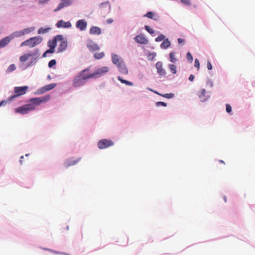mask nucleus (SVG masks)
<instances>
[{
    "mask_svg": "<svg viewBox=\"0 0 255 255\" xmlns=\"http://www.w3.org/2000/svg\"><path fill=\"white\" fill-rule=\"evenodd\" d=\"M220 162H221V163H223L225 164V162H224V161H223V160H220Z\"/></svg>",
    "mask_w": 255,
    "mask_h": 255,
    "instance_id": "4d7b16f0",
    "label": "nucleus"
},
{
    "mask_svg": "<svg viewBox=\"0 0 255 255\" xmlns=\"http://www.w3.org/2000/svg\"><path fill=\"white\" fill-rule=\"evenodd\" d=\"M198 97L200 101L202 102L206 101L209 98V96L206 95V91L205 89L201 90L198 94Z\"/></svg>",
    "mask_w": 255,
    "mask_h": 255,
    "instance_id": "2eb2a0df",
    "label": "nucleus"
},
{
    "mask_svg": "<svg viewBox=\"0 0 255 255\" xmlns=\"http://www.w3.org/2000/svg\"><path fill=\"white\" fill-rule=\"evenodd\" d=\"M55 86H56V84H55V83L47 85L45 86L44 87H43L41 89V92L43 93L46 91H49V90L52 89L53 88H54Z\"/></svg>",
    "mask_w": 255,
    "mask_h": 255,
    "instance_id": "4be33fe9",
    "label": "nucleus"
},
{
    "mask_svg": "<svg viewBox=\"0 0 255 255\" xmlns=\"http://www.w3.org/2000/svg\"><path fill=\"white\" fill-rule=\"evenodd\" d=\"M48 250L53 254H60V255H66L65 253H63L62 252H57V251H53V250H51L49 249H48Z\"/></svg>",
    "mask_w": 255,
    "mask_h": 255,
    "instance_id": "37998d69",
    "label": "nucleus"
},
{
    "mask_svg": "<svg viewBox=\"0 0 255 255\" xmlns=\"http://www.w3.org/2000/svg\"><path fill=\"white\" fill-rule=\"evenodd\" d=\"M62 2H61L57 7V8L54 9V11H57L60 10L61 8L65 6H68L70 4L71 2L69 0H62Z\"/></svg>",
    "mask_w": 255,
    "mask_h": 255,
    "instance_id": "a211bd4d",
    "label": "nucleus"
},
{
    "mask_svg": "<svg viewBox=\"0 0 255 255\" xmlns=\"http://www.w3.org/2000/svg\"><path fill=\"white\" fill-rule=\"evenodd\" d=\"M226 111L228 113H230L232 112V107L229 104H226Z\"/></svg>",
    "mask_w": 255,
    "mask_h": 255,
    "instance_id": "a19ab883",
    "label": "nucleus"
},
{
    "mask_svg": "<svg viewBox=\"0 0 255 255\" xmlns=\"http://www.w3.org/2000/svg\"><path fill=\"white\" fill-rule=\"evenodd\" d=\"M156 68L157 69V73L160 76H165L166 75V71L163 68L162 63L160 61H158L156 63Z\"/></svg>",
    "mask_w": 255,
    "mask_h": 255,
    "instance_id": "f8f14e48",
    "label": "nucleus"
},
{
    "mask_svg": "<svg viewBox=\"0 0 255 255\" xmlns=\"http://www.w3.org/2000/svg\"><path fill=\"white\" fill-rule=\"evenodd\" d=\"M114 144V142L111 140L103 139L98 141V146L100 149H102L113 146Z\"/></svg>",
    "mask_w": 255,
    "mask_h": 255,
    "instance_id": "1a4fd4ad",
    "label": "nucleus"
},
{
    "mask_svg": "<svg viewBox=\"0 0 255 255\" xmlns=\"http://www.w3.org/2000/svg\"><path fill=\"white\" fill-rule=\"evenodd\" d=\"M113 22V20L112 19H111V18L108 19H107V23H109H109H112Z\"/></svg>",
    "mask_w": 255,
    "mask_h": 255,
    "instance_id": "603ef678",
    "label": "nucleus"
},
{
    "mask_svg": "<svg viewBox=\"0 0 255 255\" xmlns=\"http://www.w3.org/2000/svg\"><path fill=\"white\" fill-rule=\"evenodd\" d=\"M194 78H195L194 76L193 75L191 74V75H190V76H189V80L190 81L192 82V81L194 80Z\"/></svg>",
    "mask_w": 255,
    "mask_h": 255,
    "instance_id": "de8ad7c7",
    "label": "nucleus"
},
{
    "mask_svg": "<svg viewBox=\"0 0 255 255\" xmlns=\"http://www.w3.org/2000/svg\"><path fill=\"white\" fill-rule=\"evenodd\" d=\"M153 92L155 94H158V95H160V96H162V97H163L164 98H167V99H171V98H173L174 97V94H173V93L162 94L159 93L157 91H153Z\"/></svg>",
    "mask_w": 255,
    "mask_h": 255,
    "instance_id": "a878e982",
    "label": "nucleus"
},
{
    "mask_svg": "<svg viewBox=\"0 0 255 255\" xmlns=\"http://www.w3.org/2000/svg\"><path fill=\"white\" fill-rule=\"evenodd\" d=\"M184 40L183 39H181V38H179L178 39V42L179 43H182L184 42Z\"/></svg>",
    "mask_w": 255,
    "mask_h": 255,
    "instance_id": "3c124183",
    "label": "nucleus"
},
{
    "mask_svg": "<svg viewBox=\"0 0 255 255\" xmlns=\"http://www.w3.org/2000/svg\"><path fill=\"white\" fill-rule=\"evenodd\" d=\"M23 156H21L20 158V160H19V162L22 164V160H23Z\"/></svg>",
    "mask_w": 255,
    "mask_h": 255,
    "instance_id": "5fc2aeb1",
    "label": "nucleus"
},
{
    "mask_svg": "<svg viewBox=\"0 0 255 255\" xmlns=\"http://www.w3.org/2000/svg\"><path fill=\"white\" fill-rule=\"evenodd\" d=\"M144 16L147 17L150 19H153L154 20H158L159 19V16L157 15H154L152 12H147Z\"/></svg>",
    "mask_w": 255,
    "mask_h": 255,
    "instance_id": "5701e85b",
    "label": "nucleus"
},
{
    "mask_svg": "<svg viewBox=\"0 0 255 255\" xmlns=\"http://www.w3.org/2000/svg\"><path fill=\"white\" fill-rule=\"evenodd\" d=\"M47 53H46V51L43 53V57H45L46 56V54Z\"/></svg>",
    "mask_w": 255,
    "mask_h": 255,
    "instance_id": "6e6d98bb",
    "label": "nucleus"
},
{
    "mask_svg": "<svg viewBox=\"0 0 255 255\" xmlns=\"http://www.w3.org/2000/svg\"><path fill=\"white\" fill-rule=\"evenodd\" d=\"M25 155H26V156H28V154H26Z\"/></svg>",
    "mask_w": 255,
    "mask_h": 255,
    "instance_id": "bf43d9fd",
    "label": "nucleus"
},
{
    "mask_svg": "<svg viewBox=\"0 0 255 255\" xmlns=\"http://www.w3.org/2000/svg\"><path fill=\"white\" fill-rule=\"evenodd\" d=\"M54 52V49H52L51 48H49V49L47 50L46 51V53H53Z\"/></svg>",
    "mask_w": 255,
    "mask_h": 255,
    "instance_id": "49530a36",
    "label": "nucleus"
},
{
    "mask_svg": "<svg viewBox=\"0 0 255 255\" xmlns=\"http://www.w3.org/2000/svg\"><path fill=\"white\" fill-rule=\"evenodd\" d=\"M16 69V67L14 64H12L9 66L7 69V72H11L14 70H15Z\"/></svg>",
    "mask_w": 255,
    "mask_h": 255,
    "instance_id": "72a5a7b5",
    "label": "nucleus"
},
{
    "mask_svg": "<svg viewBox=\"0 0 255 255\" xmlns=\"http://www.w3.org/2000/svg\"><path fill=\"white\" fill-rule=\"evenodd\" d=\"M207 68L209 70H212L213 68L212 64L210 62V61H208V62H207Z\"/></svg>",
    "mask_w": 255,
    "mask_h": 255,
    "instance_id": "c03bdc74",
    "label": "nucleus"
},
{
    "mask_svg": "<svg viewBox=\"0 0 255 255\" xmlns=\"http://www.w3.org/2000/svg\"><path fill=\"white\" fill-rule=\"evenodd\" d=\"M50 99V96L46 95L44 97L32 98L30 100L31 102L30 104H33L35 107L36 105H39L42 103H45Z\"/></svg>",
    "mask_w": 255,
    "mask_h": 255,
    "instance_id": "6e6552de",
    "label": "nucleus"
},
{
    "mask_svg": "<svg viewBox=\"0 0 255 255\" xmlns=\"http://www.w3.org/2000/svg\"><path fill=\"white\" fill-rule=\"evenodd\" d=\"M169 68L173 74H176V67L175 65L173 64H169Z\"/></svg>",
    "mask_w": 255,
    "mask_h": 255,
    "instance_id": "473e14b6",
    "label": "nucleus"
},
{
    "mask_svg": "<svg viewBox=\"0 0 255 255\" xmlns=\"http://www.w3.org/2000/svg\"><path fill=\"white\" fill-rule=\"evenodd\" d=\"M87 26V23L84 19H80L78 20L76 23V26L81 31L85 30Z\"/></svg>",
    "mask_w": 255,
    "mask_h": 255,
    "instance_id": "9d476101",
    "label": "nucleus"
},
{
    "mask_svg": "<svg viewBox=\"0 0 255 255\" xmlns=\"http://www.w3.org/2000/svg\"><path fill=\"white\" fill-rule=\"evenodd\" d=\"M81 158L77 159H68L66 160L64 163V166L66 168H68L70 166L74 165L76 164L80 160Z\"/></svg>",
    "mask_w": 255,
    "mask_h": 255,
    "instance_id": "ddd939ff",
    "label": "nucleus"
},
{
    "mask_svg": "<svg viewBox=\"0 0 255 255\" xmlns=\"http://www.w3.org/2000/svg\"><path fill=\"white\" fill-rule=\"evenodd\" d=\"M38 52H37L36 53L34 54L33 53H28L26 54H25L24 55H21L19 57V60L22 62H24L26 61L27 60V59L30 57H34L35 55H36L37 54Z\"/></svg>",
    "mask_w": 255,
    "mask_h": 255,
    "instance_id": "f3484780",
    "label": "nucleus"
},
{
    "mask_svg": "<svg viewBox=\"0 0 255 255\" xmlns=\"http://www.w3.org/2000/svg\"><path fill=\"white\" fill-rule=\"evenodd\" d=\"M56 39L57 45L59 46L58 51L61 52L65 50L67 46V43L63 38V36L61 35H57Z\"/></svg>",
    "mask_w": 255,
    "mask_h": 255,
    "instance_id": "423d86ee",
    "label": "nucleus"
},
{
    "mask_svg": "<svg viewBox=\"0 0 255 255\" xmlns=\"http://www.w3.org/2000/svg\"><path fill=\"white\" fill-rule=\"evenodd\" d=\"M33 30V28L32 27H30V28H24L23 29H22L21 31H22V35H24L25 34H28L31 31H32V30Z\"/></svg>",
    "mask_w": 255,
    "mask_h": 255,
    "instance_id": "2f4dec72",
    "label": "nucleus"
},
{
    "mask_svg": "<svg viewBox=\"0 0 255 255\" xmlns=\"http://www.w3.org/2000/svg\"><path fill=\"white\" fill-rule=\"evenodd\" d=\"M22 34L23 33H22L21 30L16 31L13 32L12 34H11L10 35V36L12 37V39H13L15 37H20L21 36H23Z\"/></svg>",
    "mask_w": 255,
    "mask_h": 255,
    "instance_id": "bb28decb",
    "label": "nucleus"
},
{
    "mask_svg": "<svg viewBox=\"0 0 255 255\" xmlns=\"http://www.w3.org/2000/svg\"><path fill=\"white\" fill-rule=\"evenodd\" d=\"M169 58L170 62L172 63H175L177 62V59L175 57V52H171L169 54Z\"/></svg>",
    "mask_w": 255,
    "mask_h": 255,
    "instance_id": "c85d7f7f",
    "label": "nucleus"
},
{
    "mask_svg": "<svg viewBox=\"0 0 255 255\" xmlns=\"http://www.w3.org/2000/svg\"><path fill=\"white\" fill-rule=\"evenodd\" d=\"M90 33L91 34L99 35L101 33V30L100 27L98 26H92L90 30Z\"/></svg>",
    "mask_w": 255,
    "mask_h": 255,
    "instance_id": "6ab92c4d",
    "label": "nucleus"
},
{
    "mask_svg": "<svg viewBox=\"0 0 255 255\" xmlns=\"http://www.w3.org/2000/svg\"><path fill=\"white\" fill-rule=\"evenodd\" d=\"M118 79L122 83H123V84H125L126 85H128V86H132L133 85V83H131V82H129L128 81H127V80H124L120 76H118Z\"/></svg>",
    "mask_w": 255,
    "mask_h": 255,
    "instance_id": "cd10ccee",
    "label": "nucleus"
},
{
    "mask_svg": "<svg viewBox=\"0 0 255 255\" xmlns=\"http://www.w3.org/2000/svg\"><path fill=\"white\" fill-rule=\"evenodd\" d=\"M155 105L156 107H159V106L166 107L167 104L163 102H157L155 103Z\"/></svg>",
    "mask_w": 255,
    "mask_h": 255,
    "instance_id": "e433bc0d",
    "label": "nucleus"
},
{
    "mask_svg": "<svg viewBox=\"0 0 255 255\" xmlns=\"http://www.w3.org/2000/svg\"><path fill=\"white\" fill-rule=\"evenodd\" d=\"M224 200H225V202H227V198L226 197H224Z\"/></svg>",
    "mask_w": 255,
    "mask_h": 255,
    "instance_id": "13d9d810",
    "label": "nucleus"
},
{
    "mask_svg": "<svg viewBox=\"0 0 255 255\" xmlns=\"http://www.w3.org/2000/svg\"><path fill=\"white\" fill-rule=\"evenodd\" d=\"M112 60L113 63L118 67L119 70L121 73L123 74H127L128 73V70L122 58L117 54H113L112 55Z\"/></svg>",
    "mask_w": 255,
    "mask_h": 255,
    "instance_id": "f03ea898",
    "label": "nucleus"
},
{
    "mask_svg": "<svg viewBox=\"0 0 255 255\" xmlns=\"http://www.w3.org/2000/svg\"><path fill=\"white\" fill-rule=\"evenodd\" d=\"M34 109L35 106L33 104H28L19 107L16 109V111L21 114H25Z\"/></svg>",
    "mask_w": 255,
    "mask_h": 255,
    "instance_id": "0eeeda50",
    "label": "nucleus"
},
{
    "mask_svg": "<svg viewBox=\"0 0 255 255\" xmlns=\"http://www.w3.org/2000/svg\"><path fill=\"white\" fill-rule=\"evenodd\" d=\"M71 25V23L70 21L65 22L63 20H59L56 23V26L58 28H70Z\"/></svg>",
    "mask_w": 255,
    "mask_h": 255,
    "instance_id": "dca6fc26",
    "label": "nucleus"
},
{
    "mask_svg": "<svg viewBox=\"0 0 255 255\" xmlns=\"http://www.w3.org/2000/svg\"><path fill=\"white\" fill-rule=\"evenodd\" d=\"M50 28H44L43 27H41L38 29V33L39 34H43V33L48 32L49 30H50Z\"/></svg>",
    "mask_w": 255,
    "mask_h": 255,
    "instance_id": "7c9ffc66",
    "label": "nucleus"
},
{
    "mask_svg": "<svg viewBox=\"0 0 255 255\" xmlns=\"http://www.w3.org/2000/svg\"><path fill=\"white\" fill-rule=\"evenodd\" d=\"M181 2L183 4L187 5H190L191 4L190 0H180Z\"/></svg>",
    "mask_w": 255,
    "mask_h": 255,
    "instance_id": "79ce46f5",
    "label": "nucleus"
},
{
    "mask_svg": "<svg viewBox=\"0 0 255 255\" xmlns=\"http://www.w3.org/2000/svg\"><path fill=\"white\" fill-rule=\"evenodd\" d=\"M164 38H165V36L163 35V34H160V35H159L158 37H157L155 38V41L156 42H159L163 40H164Z\"/></svg>",
    "mask_w": 255,
    "mask_h": 255,
    "instance_id": "f704fd0d",
    "label": "nucleus"
},
{
    "mask_svg": "<svg viewBox=\"0 0 255 255\" xmlns=\"http://www.w3.org/2000/svg\"><path fill=\"white\" fill-rule=\"evenodd\" d=\"M155 54L154 53H152V54H149V55H148V57L150 58L151 56H152V58H153L154 56H155Z\"/></svg>",
    "mask_w": 255,
    "mask_h": 255,
    "instance_id": "864d4df0",
    "label": "nucleus"
},
{
    "mask_svg": "<svg viewBox=\"0 0 255 255\" xmlns=\"http://www.w3.org/2000/svg\"><path fill=\"white\" fill-rule=\"evenodd\" d=\"M187 58L190 61L192 62L193 61V57L191 54L190 52H188L187 54Z\"/></svg>",
    "mask_w": 255,
    "mask_h": 255,
    "instance_id": "58836bf2",
    "label": "nucleus"
},
{
    "mask_svg": "<svg viewBox=\"0 0 255 255\" xmlns=\"http://www.w3.org/2000/svg\"><path fill=\"white\" fill-rule=\"evenodd\" d=\"M105 55V53L103 52L96 53L94 54V57L96 59H100L102 58Z\"/></svg>",
    "mask_w": 255,
    "mask_h": 255,
    "instance_id": "c756f323",
    "label": "nucleus"
},
{
    "mask_svg": "<svg viewBox=\"0 0 255 255\" xmlns=\"http://www.w3.org/2000/svg\"><path fill=\"white\" fill-rule=\"evenodd\" d=\"M57 45V41L56 39V36L55 37V38L51 40H49L48 42V46L49 48H51L52 49H55V47Z\"/></svg>",
    "mask_w": 255,
    "mask_h": 255,
    "instance_id": "412c9836",
    "label": "nucleus"
},
{
    "mask_svg": "<svg viewBox=\"0 0 255 255\" xmlns=\"http://www.w3.org/2000/svg\"><path fill=\"white\" fill-rule=\"evenodd\" d=\"M56 61L54 59H52L51 60H50L49 63H48V66L49 68H51L53 66H54L55 65H56Z\"/></svg>",
    "mask_w": 255,
    "mask_h": 255,
    "instance_id": "4c0bfd02",
    "label": "nucleus"
},
{
    "mask_svg": "<svg viewBox=\"0 0 255 255\" xmlns=\"http://www.w3.org/2000/svg\"><path fill=\"white\" fill-rule=\"evenodd\" d=\"M89 72V69L86 68L82 70L76 75L72 82L73 86L74 87L82 86L86 83L87 80L91 79Z\"/></svg>",
    "mask_w": 255,
    "mask_h": 255,
    "instance_id": "f257e3e1",
    "label": "nucleus"
},
{
    "mask_svg": "<svg viewBox=\"0 0 255 255\" xmlns=\"http://www.w3.org/2000/svg\"><path fill=\"white\" fill-rule=\"evenodd\" d=\"M49 0H39L38 2L39 4H44L47 2Z\"/></svg>",
    "mask_w": 255,
    "mask_h": 255,
    "instance_id": "a18cd8bd",
    "label": "nucleus"
},
{
    "mask_svg": "<svg viewBox=\"0 0 255 255\" xmlns=\"http://www.w3.org/2000/svg\"><path fill=\"white\" fill-rule=\"evenodd\" d=\"M109 71L107 66H104L96 69L93 73L90 74L91 79H96L105 75Z\"/></svg>",
    "mask_w": 255,
    "mask_h": 255,
    "instance_id": "20e7f679",
    "label": "nucleus"
},
{
    "mask_svg": "<svg viewBox=\"0 0 255 255\" xmlns=\"http://www.w3.org/2000/svg\"><path fill=\"white\" fill-rule=\"evenodd\" d=\"M87 46L91 51H97L99 49L98 45L97 44L92 42L88 44Z\"/></svg>",
    "mask_w": 255,
    "mask_h": 255,
    "instance_id": "b1692460",
    "label": "nucleus"
},
{
    "mask_svg": "<svg viewBox=\"0 0 255 255\" xmlns=\"http://www.w3.org/2000/svg\"><path fill=\"white\" fill-rule=\"evenodd\" d=\"M171 43L168 39H164L160 45L162 49H166L170 46Z\"/></svg>",
    "mask_w": 255,
    "mask_h": 255,
    "instance_id": "393cba45",
    "label": "nucleus"
},
{
    "mask_svg": "<svg viewBox=\"0 0 255 255\" xmlns=\"http://www.w3.org/2000/svg\"><path fill=\"white\" fill-rule=\"evenodd\" d=\"M145 29L150 34H153L154 33V30L152 28H151L149 26L145 25Z\"/></svg>",
    "mask_w": 255,
    "mask_h": 255,
    "instance_id": "c9c22d12",
    "label": "nucleus"
},
{
    "mask_svg": "<svg viewBox=\"0 0 255 255\" xmlns=\"http://www.w3.org/2000/svg\"><path fill=\"white\" fill-rule=\"evenodd\" d=\"M207 84L208 85H209L211 87H213L214 84H213V82L212 81L209 80L207 82Z\"/></svg>",
    "mask_w": 255,
    "mask_h": 255,
    "instance_id": "09e8293b",
    "label": "nucleus"
},
{
    "mask_svg": "<svg viewBox=\"0 0 255 255\" xmlns=\"http://www.w3.org/2000/svg\"><path fill=\"white\" fill-rule=\"evenodd\" d=\"M12 40V37L10 35L6 36L1 39L0 41V48H3L6 46L11 40Z\"/></svg>",
    "mask_w": 255,
    "mask_h": 255,
    "instance_id": "4468645a",
    "label": "nucleus"
},
{
    "mask_svg": "<svg viewBox=\"0 0 255 255\" xmlns=\"http://www.w3.org/2000/svg\"><path fill=\"white\" fill-rule=\"evenodd\" d=\"M99 8L101 10H103L105 9H106L107 10L109 11L110 9V3L108 1L102 2L100 4Z\"/></svg>",
    "mask_w": 255,
    "mask_h": 255,
    "instance_id": "aec40b11",
    "label": "nucleus"
},
{
    "mask_svg": "<svg viewBox=\"0 0 255 255\" xmlns=\"http://www.w3.org/2000/svg\"><path fill=\"white\" fill-rule=\"evenodd\" d=\"M28 89V87L27 86H23V87H16L14 88V93L15 95L11 96L8 99L9 101H12L14 99L19 96L20 95H23L26 93L27 90Z\"/></svg>",
    "mask_w": 255,
    "mask_h": 255,
    "instance_id": "39448f33",
    "label": "nucleus"
},
{
    "mask_svg": "<svg viewBox=\"0 0 255 255\" xmlns=\"http://www.w3.org/2000/svg\"><path fill=\"white\" fill-rule=\"evenodd\" d=\"M134 40L137 42L142 44H147L148 40L142 34L136 35L134 37Z\"/></svg>",
    "mask_w": 255,
    "mask_h": 255,
    "instance_id": "9b49d317",
    "label": "nucleus"
},
{
    "mask_svg": "<svg viewBox=\"0 0 255 255\" xmlns=\"http://www.w3.org/2000/svg\"><path fill=\"white\" fill-rule=\"evenodd\" d=\"M6 103V102L5 100H2L0 102V107L3 105H5Z\"/></svg>",
    "mask_w": 255,
    "mask_h": 255,
    "instance_id": "8fccbe9b",
    "label": "nucleus"
},
{
    "mask_svg": "<svg viewBox=\"0 0 255 255\" xmlns=\"http://www.w3.org/2000/svg\"><path fill=\"white\" fill-rule=\"evenodd\" d=\"M194 66L195 67H196V68H197V70H199V68H200V63H199V60L197 59H196L195 60V64H194Z\"/></svg>",
    "mask_w": 255,
    "mask_h": 255,
    "instance_id": "ea45409f",
    "label": "nucleus"
},
{
    "mask_svg": "<svg viewBox=\"0 0 255 255\" xmlns=\"http://www.w3.org/2000/svg\"><path fill=\"white\" fill-rule=\"evenodd\" d=\"M42 41V38L40 36L31 37L22 42L20 44V46H28L30 47H33L40 44Z\"/></svg>",
    "mask_w": 255,
    "mask_h": 255,
    "instance_id": "7ed1b4c3",
    "label": "nucleus"
}]
</instances>
